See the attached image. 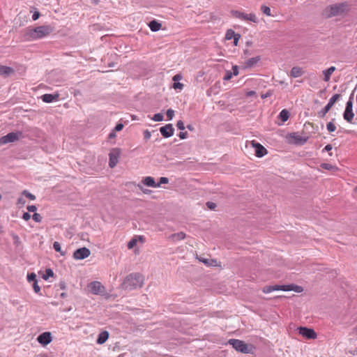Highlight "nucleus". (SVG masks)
Returning <instances> with one entry per match:
<instances>
[{"label": "nucleus", "mask_w": 357, "mask_h": 357, "mask_svg": "<svg viewBox=\"0 0 357 357\" xmlns=\"http://www.w3.org/2000/svg\"><path fill=\"white\" fill-rule=\"evenodd\" d=\"M54 31V27L51 25H43L35 28L28 27L24 31V39L32 41L44 38Z\"/></svg>", "instance_id": "f257e3e1"}, {"label": "nucleus", "mask_w": 357, "mask_h": 357, "mask_svg": "<svg viewBox=\"0 0 357 357\" xmlns=\"http://www.w3.org/2000/svg\"><path fill=\"white\" fill-rule=\"evenodd\" d=\"M144 284V277L139 273H131L128 275L122 283V288L126 290H132L142 287Z\"/></svg>", "instance_id": "f03ea898"}, {"label": "nucleus", "mask_w": 357, "mask_h": 357, "mask_svg": "<svg viewBox=\"0 0 357 357\" xmlns=\"http://www.w3.org/2000/svg\"><path fill=\"white\" fill-rule=\"evenodd\" d=\"M349 10V6L347 3H338L327 6L325 9V13L327 17L339 16L347 13Z\"/></svg>", "instance_id": "7ed1b4c3"}, {"label": "nucleus", "mask_w": 357, "mask_h": 357, "mask_svg": "<svg viewBox=\"0 0 357 357\" xmlns=\"http://www.w3.org/2000/svg\"><path fill=\"white\" fill-rule=\"evenodd\" d=\"M228 343L237 351L243 354H249L252 351V347L245 344L243 341L236 339H230Z\"/></svg>", "instance_id": "20e7f679"}, {"label": "nucleus", "mask_w": 357, "mask_h": 357, "mask_svg": "<svg viewBox=\"0 0 357 357\" xmlns=\"http://www.w3.org/2000/svg\"><path fill=\"white\" fill-rule=\"evenodd\" d=\"M340 94L333 95L329 100L327 105L320 111L317 112V115L319 118H324L326 114L330 111L333 105L340 98Z\"/></svg>", "instance_id": "39448f33"}, {"label": "nucleus", "mask_w": 357, "mask_h": 357, "mask_svg": "<svg viewBox=\"0 0 357 357\" xmlns=\"http://www.w3.org/2000/svg\"><path fill=\"white\" fill-rule=\"evenodd\" d=\"M121 155V150L120 149L115 148L112 149V151L109 153V166L111 168L114 167L119 161V158Z\"/></svg>", "instance_id": "423d86ee"}, {"label": "nucleus", "mask_w": 357, "mask_h": 357, "mask_svg": "<svg viewBox=\"0 0 357 357\" xmlns=\"http://www.w3.org/2000/svg\"><path fill=\"white\" fill-rule=\"evenodd\" d=\"M299 334H301L303 337H305L308 340H313L317 337V333L315 331L307 327L301 326L298 328Z\"/></svg>", "instance_id": "0eeeda50"}, {"label": "nucleus", "mask_w": 357, "mask_h": 357, "mask_svg": "<svg viewBox=\"0 0 357 357\" xmlns=\"http://www.w3.org/2000/svg\"><path fill=\"white\" fill-rule=\"evenodd\" d=\"M91 255V251L86 247L77 249L73 253V258L77 260L84 259Z\"/></svg>", "instance_id": "6e6552de"}, {"label": "nucleus", "mask_w": 357, "mask_h": 357, "mask_svg": "<svg viewBox=\"0 0 357 357\" xmlns=\"http://www.w3.org/2000/svg\"><path fill=\"white\" fill-rule=\"evenodd\" d=\"M250 144L255 149V155L257 157L261 158L268 153L267 150L260 143L252 141Z\"/></svg>", "instance_id": "1a4fd4ad"}, {"label": "nucleus", "mask_w": 357, "mask_h": 357, "mask_svg": "<svg viewBox=\"0 0 357 357\" xmlns=\"http://www.w3.org/2000/svg\"><path fill=\"white\" fill-rule=\"evenodd\" d=\"M89 287L91 292L95 295L102 294L105 291V287L98 281L91 282Z\"/></svg>", "instance_id": "9d476101"}, {"label": "nucleus", "mask_w": 357, "mask_h": 357, "mask_svg": "<svg viewBox=\"0 0 357 357\" xmlns=\"http://www.w3.org/2000/svg\"><path fill=\"white\" fill-rule=\"evenodd\" d=\"M21 132H9L6 135L2 137L0 139V143L1 144H7L9 142H14L19 139V136L21 135Z\"/></svg>", "instance_id": "9b49d317"}, {"label": "nucleus", "mask_w": 357, "mask_h": 357, "mask_svg": "<svg viewBox=\"0 0 357 357\" xmlns=\"http://www.w3.org/2000/svg\"><path fill=\"white\" fill-rule=\"evenodd\" d=\"M160 132L164 137L168 138L174 135V129L172 124L169 123L161 127L160 128Z\"/></svg>", "instance_id": "f8f14e48"}, {"label": "nucleus", "mask_w": 357, "mask_h": 357, "mask_svg": "<svg viewBox=\"0 0 357 357\" xmlns=\"http://www.w3.org/2000/svg\"><path fill=\"white\" fill-rule=\"evenodd\" d=\"M38 342L43 346H45L51 342L52 336L50 332H44L38 335L37 337Z\"/></svg>", "instance_id": "ddd939ff"}, {"label": "nucleus", "mask_w": 357, "mask_h": 357, "mask_svg": "<svg viewBox=\"0 0 357 357\" xmlns=\"http://www.w3.org/2000/svg\"><path fill=\"white\" fill-rule=\"evenodd\" d=\"M289 136L294 140V144L297 145H303L308 139L307 137L301 136L298 132L290 133Z\"/></svg>", "instance_id": "4468645a"}, {"label": "nucleus", "mask_w": 357, "mask_h": 357, "mask_svg": "<svg viewBox=\"0 0 357 357\" xmlns=\"http://www.w3.org/2000/svg\"><path fill=\"white\" fill-rule=\"evenodd\" d=\"M142 183L148 187L159 188L160 183H155L154 178L151 176H146L142 181Z\"/></svg>", "instance_id": "2eb2a0df"}, {"label": "nucleus", "mask_w": 357, "mask_h": 357, "mask_svg": "<svg viewBox=\"0 0 357 357\" xmlns=\"http://www.w3.org/2000/svg\"><path fill=\"white\" fill-rule=\"evenodd\" d=\"M14 73V69L9 66L0 65V75L7 77Z\"/></svg>", "instance_id": "dca6fc26"}, {"label": "nucleus", "mask_w": 357, "mask_h": 357, "mask_svg": "<svg viewBox=\"0 0 357 357\" xmlns=\"http://www.w3.org/2000/svg\"><path fill=\"white\" fill-rule=\"evenodd\" d=\"M59 96L58 93H56V94L46 93V94L43 95L41 98L43 102L50 103V102H52L54 100H58Z\"/></svg>", "instance_id": "f3484780"}, {"label": "nucleus", "mask_w": 357, "mask_h": 357, "mask_svg": "<svg viewBox=\"0 0 357 357\" xmlns=\"http://www.w3.org/2000/svg\"><path fill=\"white\" fill-rule=\"evenodd\" d=\"M109 338V333L107 331L101 332L96 340V342L98 344H104Z\"/></svg>", "instance_id": "a211bd4d"}, {"label": "nucleus", "mask_w": 357, "mask_h": 357, "mask_svg": "<svg viewBox=\"0 0 357 357\" xmlns=\"http://www.w3.org/2000/svg\"><path fill=\"white\" fill-rule=\"evenodd\" d=\"M354 116V113L353 112V109H345L343 113V118L348 123H352V120Z\"/></svg>", "instance_id": "6ab92c4d"}, {"label": "nucleus", "mask_w": 357, "mask_h": 357, "mask_svg": "<svg viewBox=\"0 0 357 357\" xmlns=\"http://www.w3.org/2000/svg\"><path fill=\"white\" fill-rule=\"evenodd\" d=\"M185 238V234L183 231L171 234L168 238L172 241L183 240Z\"/></svg>", "instance_id": "aec40b11"}, {"label": "nucleus", "mask_w": 357, "mask_h": 357, "mask_svg": "<svg viewBox=\"0 0 357 357\" xmlns=\"http://www.w3.org/2000/svg\"><path fill=\"white\" fill-rule=\"evenodd\" d=\"M335 70V66H331L328 68L327 70H325L323 71V74L324 75V80L325 82H328L331 79V75L333 73V72Z\"/></svg>", "instance_id": "412c9836"}, {"label": "nucleus", "mask_w": 357, "mask_h": 357, "mask_svg": "<svg viewBox=\"0 0 357 357\" xmlns=\"http://www.w3.org/2000/svg\"><path fill=\"white\" fill-rule=\"evenodd\" d=\"M260 60V57L259 56H255V57H252V58H250L249 59H248L245 63V68H252L254 66H255L258 61Z\"/></svg>", "instance_id": "4be33fe9"}, {"label": "nucleus", "mask_w": 357, "mask_h": 357, "mask_svg": "<svg viewBox=\"0 0 357 357\" xmlns=\"http://www.w3.org/2000/svg\"><path fill=\"white\" fill-rule=\"evenodd\" d=\"M162 24L153 20L149 23V26L152 31H158L161 29Z\"/></svg>", "instance_id": "5701e85b"}, {"label": "nucleus", "mask_w": 357, "mask_h": 357, "mask_svg": "<svg viewBox=\"0 0 357 357\" xmlns=\"http://www.w3.org/2000/svg\"><path fill=\"white\" fill-rule=\"evenodd\" d=\"M290 73L293 77H299L303 75V71L301 68L295 66L291 68Z\"/></svg>", "instance_id": "b1692460"}, {"label": "nucleus", "mask_w": 357, "mask_h": 357, "mask_svg": "<svg viewBox=\"0 0 357 357\" xmlns=\"http://www.w3.org/2000/svg\"><path fill=\"white\" fill-rule=\"evenodd\" d=\"M232 15L240 20L247 21L248 15V14L238 11V10H234L232 11Z\"/></svg>", "instance_id": "393cba45"}, {"label": "nucleus", "mask_w": 357, "mask_h": 357, "mask_svg": "<svg viewBox=\"0 0 357 357\" xmlns=\"http://www.w3.org/2000/svg\"><path fill=\"white\" fill-rule=\"evenodd\" d=\"M279 118L282 122L287 121L289 118V112L287 109H282L279 114Z\"/></svg>", "instance_id": "a878e982"}, {"label": "nucleus", "mask_w": 357, "mask_h": 357, "mask_svg": "<svg viewBox=\"0 0 357 357\" xmlns=\"http://www.w3.org/2000/svg\"><path fill=\"white\" fill-rule=\"evenodd\" d=\"M320 167L322 169L330 170V171H336L338 169V168L336 166H334L329 163H321Z\"/></svg>", "instance_id": "bb28decb"}, {"label": "nucleus", "mask_w": 357, "mask_h": 357, "mask_svg": "<svg viewBox=\"0 0 357 357\" xmlns=\"http://www.w3.org/2000/svg\"><path fill=\"white\" fill-rule=\"evenodd\" d=\"M237 33H235L234 31H233L232 29H228L226 32V34H225V38L227 40H231V38H234V37L236 35Z\"/></svg>", "instance_id": "cd10ccee"}, {"label": "nucleus", "mask_w": 357, "mask_h": 357, "mask_svg": "<svg viewBox=\"0 0 357 357\" xmlns=\"http://www.w3.org/2000/svg\"><path fill=\"white\" fill-rule=\"evenodd\" d=\"M54 275V272L51 268H47L45 270V274L43 275V278L47 280L49 278Z\"/></svg>", "instance_id": "c85d7f7f"}, {"label": "nucleus", "mask_w": 357, "mask_h": 357, "mask_svg": "<svg viewBox=\"0 0 357 357\" xmlns=\"http://www.w3.org/2000/svg\"><path fill=\"white\" fill-rule=\"evenodd\" d=\"M22 195L25 196L26 197H27L28 199H31V200H35L36 199V196L33 194H31V192H29L28 190H23L22 192Z\"/></svg>", "instance_id": "c756f323"}, {"label": "nucleus", "mask_w": 357, "mask_h": 357, "mask_svg": "<svg viewBox=\"0 0 357 357\" xmlns=\"http://www.w3.org/2000/svg\"><path fill=\"white\" fill-rule=\"evenodd\" d=\"M53 248L56 251V252H59L61 254V255H64L65 252H62L61 250V245L59 242L57 241H55L54 243H53Z\"/></svg>", "instance_id": "7c9ffc66"}, {"label": "nucleus", "mask_w": 357, "mask_h": 357, "mask_svg": "<svg viewBox=\"0 0 357 357\" xmlns=\"http://www.w3.org/2000/svg\"><path fill=\"white\" fill-rule=\"evenodd\" d=\"M326 128H327V130L329 132H334L336 130V126L333 123V122L331 121V122L327 123Z\"/></svg>", "instance_id": "2f4dec72"}, {"label": "nucleus", "mask_w": 357, "mask_h": 357, "mask_svg": "<svg viewBox=\"0 0 357 357\" xmlns=\"http://www.w3.org/2000/svg\"><path fill=\"white\" fill-rule=\"evenodd\" d=\"M261 10L262 11V13L266 15L267 16H271V8L268 6H264V5L261 6Z\"/></svg>", "instance_id": "473e14b6"}, {"label": "nucleus", "mask_w": 357, "mask_h": 357, "mask_svg": "<svg viewBox=\"0 0 357 357\" xmlns=\"http://www.w3.org/2000/svg\"><path fill=\"white\" fill-rule=\"evenodd\" d=\"M163 118L164 116L162 114L157 113L153 115V116L152 117V120H153L154 121H162L163 120Z\"/></svg>", "instance_id": "72a5a7b5"}, {"label": "nucleus", "mask_w": 357, "mask_h": 357, "mask_svg": "<svg viewBox=\"0 0 357 357\" xmlns=\"http://www.w3.org/2000/svg\"><path fill=\"white\" fill-rule=\"evenodd\" d=\"M247 21H250L257 23L258 22V19L254 13H250L248 15Z\"/></svg>", "instance_id": "f704fd0d"}, {"label": "nucleus", "mask_w": 357, "mask_h": 357, "mask_svg": "<svg viewBox=\"0 0 357 357\" xmlns=\"http://www.w3.org/2000/svg\"><path fill=\"white\" fill-rule=\"evenodd\" d=\"M33 220L36 222H40L42 221V217L39 213H34L32 215Z\"/></svg>", "instance_id": "c9c22d12"}, {"label": "nucleus", "mask_w": 357, "mask_h": 357, "mask_svg": "<svg viewBox=\"0 0 357 357\" xmlns=\"http://www.w3.org/2000/svg\"><path fill=\"white\" fill-rule=\"evenodd\" d=\"M27 280L29 282H35V281H37V279H36V275L34 273H31L30 274H28L27 275Z\"/></svg>", "instance_id": "e433bc0d"}, {"label": "nucleus", "mask_w": 357, "mask_h": 357, "mask_svg": "<svg viewBox=\"0 0 357 357\" xmlns=\"http://www.w3.org/2000/svg\"><path fill=\"white\" fill-rule=\"evenodd\" d=\"M232 76H233L232 73L229 70H227L225 73V75L223 77V79L225 81L230 80L231 79Z\"/></svg>", "instance_id": "4c0bfd02"}, {"label": "nucleus", "mask_w": 357, "mask_h": 357, "mask_svg": "<svg viewBox=\"0 0 357 357\" xmlns=\"http://www.w3.org/2000/svg\"><path fill=\"white\" fill-rule=\"evenodd\" d=\"M167 116L169 120H172L174 116V111L172 109H167L166 112Z\"/></svg>", "instance_id": "58836bf2"}, {"label": "nucleus", "mask_w": 357, "mask_h": 357, "mask_svg": "<svg viewBox=\"0 0 357 357\" xmlns=\"http://www.w3.org/2000/svg\"><path fill=\"white\" fill-rule=\"evenodd\" d=\"M352 100H353V97H352V96H351V97L349 98V100H348V101L347 102V103H346V107H345V109H352V108H353V101H352Z\"/></svg>", "instance_id": "ea45409f"}, {"label": "nucleus", "mask_w": 357, "mask_h": 357, "mask_svg": "<svg viewBox=\"0 0 357 357\" xmlns=\"http://www.w3.org/2000/svg\"><path fill=\"white\" fill-rule=\"evenodd\" d=\"M137 244V240L135 238H132L128 243V249H132Z\"/></svg>", "instance_id": "a19ab883"}, {"label": "nucleus", "mask_w": 357, "mask_h": 357, "mask_svg": "<svg viewBox=\"0 0 357 357\" xmlns=\"http://www.w3.org/2000/svg\"><path fill=\"white\" fill-rule=\"evenodd\" d=\"M281 287H282V289H281L282 291H292L293 284H287V285H282Z\"/></svg>", "instance_id": "79ce46f5"}, {"label": "nucleus", "mask_w": 357, "mask_h": 357, "mask_svg": "<svg viewBox=\"0 0 357 357\" xmlns=\"http://www.w3.org/2000/svg\"><path fill=\"white\" fill-rule=\"evenodd\" d=\"M33 288L36 293L38 294L40 291V287L38 284V280L33 282Z\"/></svg>", "instance_id": "37998d69"}, {"label": "nucleus", "mask_w": 357, "mask_h": 357, "mask_svg": "<svg viewBox=\"0 0 357 357\" xmlns=\"http://www.w3.org/2000/svg\"><path fill=\"white\" fill-rule=\"evenodd\" d=\"M292 291H294L298 292V293H301V292H302L303 291V289L301 286L296 285V284H293Z\"/></svg>", "instance_id": "c03bdc74"}, {"label": "nucleus", "mask_w": 357, "mask_h": 357, "mask_svg": "<svg viewBox=\"0 0 357 357\" xmlns=\"http://www.w3.org/2000/svg\"><path fill=\"white\" fill-rule=\"evenodd\" d=\"M176 127L178 128V129L183 130L185 129L184 123L181 120L178 121L176 123Z\"/></svg>", "instance_id": "a18cd8bd"}, {"label": "nucleus", "mask_w": 357, "mask_h": 357, "mask_svg": "<svg viewBox=\"0 0 357 357\" xmlns=\"http://www.w3.org/2000/svg\"><path fill=\"white\" fill-rule=\"evenodd\" d=\"M174 89H180L181 90L183 88V84L182 83H180L178 82H174L173 85Z\"/></svg>", "instance_id": "49530a36"}, {"label": "nucleus", "mask_w": 357, "mask_h": 357, "mask_svg": "<svg viewBox=\"0 0 357 357\" xmlns=\"http://www.w3.org/2000/svg\"><path fill=\"white\" fill-rule=\"evenodd\" d=\"M25 203H26V201H25V199L23 197H19L17 199V204L18 205H20V206H24Z\"/></svg>", "instance_id": "de8ad7c7"}, {"label": "nucleus", "mask_w": 357, "mask_h": 357, "mask_svg": "<svg viewBox=\"0 0 357 357\" xmlns=\"http://www.w3.org/2000/svg\"><path fill=\"white\" fill-rule=\"evenodd\" d=\"M206 206L211 210H213L216 207V204L215 203H213V202H208L206 203Z\"/></svg>", "instance_id": "09e8293b"}, {"label": "nucleus", "mask_w": 357, "mask_h": 357, "mask_svg": "<svg viewBox=\"0 0 357 357\" xmlns=\"http://www.w3.org/2000/svg\"><path fill=\"white\" fill-rule=\"evenodd\" d=\"M273 291V288L272 287V286H267V287H265L263 289V292L264 293H271Z\"/></svg>", "instance_id": "8fccbe9b"}, {"label": "nucleus", "mask_w": 357, "mask_h": 357, "mask_svg": "<svg viewBox=\"0 0 357 357\" xmlns=\"http://www.w3.org/2000/svg\"><path fill=\"white\" fill-rule=\"evenodd\" d=\"M168 182H169L168 178H167V177H160V181H159L158 183H160V185L161 184L168 183Z\"/></svg>", "instance_id": "3c124183"}, {"label": "nucleus", "mask_w": 357, "mask_h": 357, "mask_svg": "<svg viewBox=\"0 0 357 357\" xmlns=\"http://www.w3.org/2000/svg\"><path fill=\"white\" fill-rule=\"evenodd\" d=\"M123 128V125L122 123H117L114 128V131L119 132L121 131Z\"/></svg>", "instance_id": "603ef678"}, {"label": "nucleus", "mask_w": 357, "mask_h": 357, "mask_svg": "<svg viewBox=\"0 0 357 357\" xmlns=\"http://www.w3.org/2000/svg\"><path fill=\"white\" fill-rule=\"evenodd\" d=\"M232 70H233V72H231V73H232L233 75L236 76L238 75L239 72H238V68L237 66H233Z\"/></svg>", "instance_id": "864d4df0"}, {"label": "nucleus", "mask_w": 357, "mask_h": 357, "mask_svg": "<svg viewBox=\"0 0 357 357\" xmlns=\"http://www.w3.org/2000/svg\"><path fill=\"white\" fill-rule=\"evenodd\" d=\"M241 38V35L239 33H237L234 37V45H238V42L239 40V39Z\"/></svg>", "instance_id": "5fc2aeb1"}, {"label": "nucleus", "mask_w": 357, "mask_h": 357, "mask_svg": "<svg viewBox=\"0 0 357 357\" xmlns=\"http://www.w3.org/2000/svg\"><path fill=\"white\" fill-rule=\"evenodd\" d=\"M178 137L181 139H186L187 137H188V132H181L178 135Z\"/></svg>", "instance_id": "6e6d98bb"}, {"label": "nucleus", "mask_w": 357, "mask_h": 357, "mask_svg": "<svg viewBox=\"0 0 357 357\" xmlns=\"http://www.w3.org/2000/svg\"><path fill=\"white\" fill-rule=\"evenodd\" d=\"M31 215L28 212L24 213L22 215V218L26 221L29 220L31 218Z\"/></svg>", "instance_id": "4d7b16f0"}, {"label": "nucleus", "mask_w": 357, "mask_h": 357, "mask_svg": "<svg viewBox=\"0 0 357 357\" xmlns=\"http://www.w3.org/2000/svg\"><path fill=\"white\" fill-rule=\"evenodd\" d=\"M27 210L29 212H35L37 210V208L35 205H31L27 206Z\"/></svg>", "instance_id": "13d9d810"}, {"label": "nucleus", "mask_w": 357, "mask_h": 357, "mask_svg": "<svg viewBox=\"0 0 357 357\" xmlns=\"http://www.w3.org/2000/svg\"><path fill=\"white\" fill-rule=\"evenodd\" d=\"M40 15V13H39V12H38V11H36V12L33 14V15H32V19H33V20H34V21L37 20L39 18Z\"/></svg>", "instance_id": "bf43d9fd"}, {"label": "nucleus", "mask_w": 357, "mask_h": 357, "mask_svg": "<svg viewBox=\"0 0 357 357\" xmlns=\"http://www.w3.org/2000/svg\"><path fill=\"white\" fill-rule=\"evenodd\" d=\"M144 137L145 139H149L151 137V132L149 130H145L144 132Z\"/></svg>", "instance_id": "052dcab7"}, {"label": "nucleus", "mask_w": 357, "mask_h": 357, "mask_svg": "<svg viewBox=\"0 0 357 357\" xmlns=\"http://www.w3.org/2000/svg\"><path fill=\"white\" fill-rule=\"evenodd\" d=\"M182 77L180 74H176L175 75L174 77H173V80L175 82H177V81L181 79Z\"/></svg>", "instance_id": "680f3d73"}, {"label": "nucleus", "mask_w": 357, "mask_h": 357, "mask_svg": "<svg viewBox=\"0 0 357 357\" xmlns=\"http://www.w3.org/2000/svg\"><path fill=\"white\" fill-rule=\"evenodd\" d=\"M199 260L203 263H204L205 264H208V265H211V264L209 263L210 261V259H204V258H199Z\"/></svg>", "instance_id": "e2e57ef3"}, {"label": "nucleus", "mask_w": 357, "mask_h": 357, "mask_svg": "<svg viewBox=\"0 0 357 357\" xmlns=\"http://www.w3.org/2000/svg\"><path fill=\"white\" fill-rule=\"evenodd\" d=\"M332 149H333L332 145L331 144H328V145H326L324 147L323 151H330Z\"/></svg>", "instance_id": "0e129e2a"}, {"label": "nucleus", "mask_w": 357, "mask_h": 357, "mask_svg": "<svg viewBox=\"0 0 357 357\" xmlns=\"http://www.w3.org/2000/svg\"><path fill=\"white\" fill-rule=\"evenodd\" d=\"M282 285H273L272 287L273 288V291H278V290H281L282 289Z\"/></svg>", "instance_id": "69168bd1"}, {"label": "nucleus", "mask_w": 357, "mask_h": 357, "mask_svg": "<svg viewBox=\"0 0 357 357\" xmlns=\"http://www.w3.org/2000/svg\"><path fill=\"white\" fill-rule=\"evenodd\" d=\"M81 239L84 241H88L87 234L82 233L81 234Z\"/></svg>", "instance_id": "338daca9"}, {"label": "nucleus", "mask_w": 357, "mask_h": 357, "mask_svg": "<svg viewBox=\"0 0 357 357\" xmlns=\"http://www.w3.org/2000/svg\"><path fill=\"white\" fill-rule=\"evenodd\" d=\"M116 132V131H114V130L112 132H111L109 133V138L115 137H116V133H115Z\"/></svg>", "instance_id": "774afa93"}]
</instances>
